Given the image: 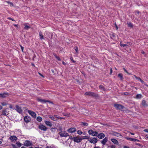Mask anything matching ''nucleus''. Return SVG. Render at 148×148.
Here are the masks:
<instances>
[{
  "label": "nucleus",
  "mask_w": 148,
  "mask_h": 148,
  "mask_svg": "<svg viewBox=\"0 0 148 148\" xmlns=\"http://www.w3.org/2000/svg\"><path fill=\"white\" fill-rule=\"evenodd\" d=\"M69 139H70L71 140H73L74 139V137H73L72 136H70L69 138Z\"/></svg>",
  "instance_id": "3c124183"
},
{
  "label": "nucleus",
  "mask_w": 148,
  "mask_h": 148,
  "mask_svg": "<svg viewBox=\"0 0 148 148\" xmlns=\"http://www.w3.org/2000/svg\"><path fill=\"white\" fill-rule=\"evenodd\" d=\"M24 119L25 122L27 123L31 121L30 117L28 116H26L24 117Z\"/></svg>",
  "instance_id": "1a4fd4ad"
},
{
  "label": "nucleus",
  "mask_w": 148,
  "mask_h": 148,
  "mask_svg": "<svg viewBox=\"0 0 148 148\" xmlns=\"http://www.w3.org/2000/svg\"><path fill=\"white\" fill-rule=\"evenodd\" d=\"M16 144L17 146L18 147H21L22 145V144L21 143L18 142L16 143Z\"/></svg>",
  "instance_id": "473e14b6"
},
{
  "label": "nucleus",
  "mask_w": 148,
  "mask_h": 148,
  "mask_svg": "<svg viewBox=\"0 0 148 148\" xmlns=\"http://www.w3.org/2000/svg\"><path fill=\"white\" fill-rule=\"evenodd\" d=\"M77 133L79 135H81L82 134V132L80 130H78L77 132Z\"/></svg>",
  "instance_id": "c9c22d12"
},
{
  "label": "nucleus",
  "mask_w": 148,
  "mask_h": 148,
  "mask_svg": "<svg viewBox=\"0 0 148 148\" xmlns=\"http://www.w3.org/2000/svg\"><path fill=\"white\" fill-rule=\"evenodd\" d=\"M59 61H60L61 60V59H60V58L58 57V56H56V57H55Z\"/></svg>",
  "instance_id": "a18cd8bd"
},
{
  "label": "nucleus",
  "mask_w": 148,
  "mask_h": 148,
  "mask_svg": "<svg viewBox=\"0 0 148 148\" xmlns=\"http://www.w3.org/2000/svg\"><path fill=\"white\" fill-rule=\"evenodd\" d=\"M114 106L117 110H121L123 111H125L126 112L129 110L127 109L126 110V108L120 104L115 103L114 105Z\"/></svg>",
  "instance_id": "f257e3e1"
},
{
  "label": "nucleus",
  "mask_w": 148,
  "mask_h": 148,
  "mask_svg": "<svg viewBox=\"0 0 148 148\" xmlns=\"http://www.w3.org/2000/svg\"><path fill=\"white\" fill-rule=\"evenodd\" d=\"M39 36L40 39H44V36L42 34L41 31H40L39 32Z\"/></svg>",
  "instance_id": "a878e982"
},
{
  "label": "nucleus",
  "mask_w": 148,
  "mask_h": 148,
  "mask_svg": "<svg viewBox=\"0 0 148 148\" xmlns=\"http://www.w3.org/2000/svg\"><path fill=\"white\" fill-rule=\"evenodd\" d=\"M37 100L38 101H40L42 103H46V100L45 99H40L39 98H38L37 99Z\"/></svg>",
  "instance_id": "a211bd4d"
},
{
  "label": "nucleus",
  "mask_w": 148,
  "mask_h": 148,
  "mask_svg": "<svg viewBox=\"0 0 148 148\" xmlns=\"http://www.w3.org/2000/svg\"><path fill=\"white\" fill-rule=\"evenodd\" d=\"M61 136H64L65 137L68 136H69V135L68 134V133H65L64 135H61Z\"/></svg>",
  "instance_id": "4c0bfd02"
},
{
  "label": "nucleus",
  "mask_w": 148,
  "mask_h": 148,
  "mask_svg": "<svg viewBox=\"0 0 148 148\" xmlns=\"http://www.w3.org/2000/svg\"><path fill=\"white\" fill-rule=\"evenodd\" d=\"M63 114L64 115V116H67L68 115H67V114H66V113H63Z\"/></svg>",
  "instance_id": "69168bd1"
},
{
  "label": "nucleus",
  "mask_w": 148,
  "mask_h": 148,
  "mask_svg": "<svg viewBox=\"0 0 148 148\" xmlns=\"http://www.w3.org/2000/svg\"><path fill=\"white\" fill-rule=\"evenodd\" d=\"M111 140L114 144L118 145L119 142L116 139L114 138H111Z\"/></svg>",
  "instance_id": "412c9836"
},
{
  "label": "nucleus",
  "mask_w": 148,
  "mask_h": 148,
  "mask_svg": "<svg viewBox=\"0 0 148 148\" xmlns=\"http://www.w3.org/2000/svg\"><path fill=\"white\" fill-rule=\"evenodd\" d=\"M127 23L128 27L131 28H132L133 27V25L130 22H127Z\"/></svg>",
  "instance_id": "393cba45"
},
{
  "label": "nucleus",
  "mask_w": 148,
  "mask_h": 148,
  "mask_svg": "<svg viewBox=\"0 0 148 148\" xmlns=\"http://www.w3.org/2000/svg\"><path fill=\"white\" fill-rule=\"evenodd\" d=\"M136 145H138L139 146H140L141 147H142L143 146L141 145H140V144L139 143H136Z\"/></svg>",
  "instance_id": "4d7b16f0"
},
{
  "label": "nucleus",
  "mask_w": 148,
  "mask_h": 148,
  "mask_svg": "<svg viewBox=\"0 0 148 148\" xmlns=\"http://www.w3.org/2000/svg\"><path fill=\"white\" fill-rule=\"evenodd\" d=\"M51 71L52 72V73H53L54 75L55 74V71H54V70L51 69Z\"/></svg>",
  "instance_id": "13d9d810"
},
{
  "label": "nucleus",
  "mask_w": 148,
  "mask_h": 148,
  "mask_svg": "<svg viewBox=\"0 0 148 148\" xmlns=\"http://www.w3.org/2000/svg\"><path fill=\"white\" fill-rule=\"evenodd\" d=\"M123 70L124 71L126 72L127 74H128L129 75H130L131 74V73H128L127 71V70L124 68H123Z\"/></svg>",
  "instance_id": "ea45409f"
},
{
  "label": "nucleus",
  "mask_w": 148,
  "mask_h": 148,
  "mask_svg": "<svg viewBox=\"0 0 148 148\" xmlns=\"http://www.w3.org/2000/svg\"><path fill=\"white\" fill-rule=\"evenodd\" d=\"M90 138L89 136H83L82 138H81V139H82V140L83 139H89Z\"/></svg>",
  "instance_id": "c756f323"
},
{
  "label": "nucleus",
  "mask_w": 148,
  "mask_h": 148,
  "mask_svg": "<svg viewBox=\"0 0 148 148\" xmlns=\"http://www.w3.org/2000/svg\"><path fill=\"white\" fill-rule=\"evenodd\" d=\"M76 130V129L74 127L70 128L67 130V131L71 133L74 132Z\"/></svg>",
  "instance_id": "ddd939ff"
},
{
  "label": "nucleus",
  "mask_w": 148,
  "mask_h": 148,
  "mask_svg": "<svg viewBox=\"0 0 148 148\" xmlns=\"http://www.w3.org/2000/svg\"><path fill=\"white\" fill-rule=\"evenodd\" d=\"M99 88L100 89H101V90H103V91H105L106 89L104 87V86L102 85H100L99 86Z\"/></svg>",
  "instance_id": "cd10ccee"
},
{
  "label": "nucleus",
  "mask_w": 148,
  "mask_h": 148,
  "mask_svg": "<svg viewBox=\"0 0 148 148\" xmlns=\"http://www.w3.org/2000/svg\"><path fill=\"white\" fill-rule=\"evenodd\" d=\"M38 128L41 130L45 131H46L48 129V128L44 125L41 124L39 125Z\"/></svg>",
  "instance_id": "39448f33"
},
{
  "label": "nucleus",
  "mask_w": 148,
  "mask_h": 148,
  "mask_svg": "<svg viewBox=\"0 0 148 148\" xmlns=\"http://www.w3.org/2000/svg\"><path fill=\"white\" fill-rule=\"evenodd\" d=\"M24 144L23 145L27 147L32 146L33 145L32 143L31 142L27 140H25L24 143Z\"/></svg>",
  "instance_id": "6e6552de"
},
{
  "label": "nucleus",
  "mask_w": 148,
  "mask_h": 148,
  "mask_svg": "<svg viewBox=\"0 0 148 148\" xmlns=\"http://www.w3.org/2000/svg\"><path fill=\"white\" fill-rule=\"evenodd\" d=\"M114 25H115V27H116V30H117L118 29V27L116 23H114Z\"/></svg>",
  "instance_id": "8fccbe9b"
},
{
  "label": "nucleus",
  "mask_w": 148,
  "mask_h": 148,
  "mask_svg": "<svg viewBox=\"0 0 148 148\" xmlns=\"http://www.w3.org/2000/svg\"><path fill=\"white\" fill-rule=\"evenodd\" d=\"M108 141V137H105L103 138L101 141V143L103 145H105L106 143Z\"/></svg>",
  "instance_id": "9b49d317"
},
{
  "label": "nucleus",
  "mask_w": 148,
  "mask_h": 148,
  "mask_svg": "<svg viewBox=\"0 0 148 148\" xmlns=\"http://www.w3.org/2000/svg\"><path fill=\"white\" fill-rule=\"evenodd\" d=\"M20 46L21 47V50L23 52V49H24V47H22L21 45H20Z\"/></svg>",
  "instance_id": "603ef678"
},
{
  "label": "nucleus",
  "mask_w": 148,
  "mask_h": 148,
  "mask_svg": "<svg viewBox=\"0 0 148 148\" xmlns=\"http://www.w3.org/2000/svg\"><path fill=\"white\" fill-rule=\"evenodd\" d=\"M88 133L89 135H92V136H97L98 134L97 132L94 131L92 130H88Z\"/></svg>",
  "instance_id": "7ed1b4c3"
},
{
  "label": "nucleus",
  "mask_w": 148,
  "mask_h": 148,
  "mask_svg": "<svg viewBox=\"0 0 148 148\" xmlns=\"http://www.w3.org/2000/svg\"><path fill=\"white\" fill-rule=\"evenodd\" d=\"M126 139L127 140H130L131 141H134V142H136V141H138L139 142L140 141L136 139L135 138H129V137H127L126 138Z\"/></svg>",
  "instance_id": "2eb2a0df"
},
{
  "label": "nucleus",
  "mask_w": 148,
  "mask_h": 148,
  "mask_svg": "<svg viewBox=\"0 0 148 148\" xmlns=\"http://www.w3.org/2000/svg\"><path fill=\"white\" fill-rule=\"evenodd\" d=\"M123 147L124 148H130L126 146H124Z\"/></svg>",
  "instance_id": "338daca9"
},
{
  "label": "nucleus",
  "mask_w": 148,
  "mask_h": 148,
  "mask_svg": "<svg viewBox=\"0 0 148 148\" xmlns=\"http://www.w3.org/2000/svg\"><path fill=\"white\" fill-rule=\"evenodd\" d=\"M62 63L64 65H65L66 64V63L63 61L62 62Z\"/></svg>",
  "instance_id": "774afa93"
},
{
  "label": "nucleus",
  "mask_w": 148,
  "mask_h": 148,
  "mask_svg": "<svg viewBox=\"0 0 148 148\" xmlns=\"http://www.w3.org/2000/svg\"><path fill=\"white\" fill-rule=\"evenodd\" d=\"M10 140L12 141H16L18 139L17 137H16V136H10Z\"/></svg>",
  "instance_id": "f3484780"
},
{
  "label": "nucleus",
  "mask_w": 148,
  "mask_h": 148,
  "mask_svg": "<svg viewBox=\"0 0 148 148\" xmlns=\"http://www.w3.org/2000/svg\"><path fill=\"white\" fill-rule=\"evenodd\" d=\"M140 81L143 84H144L145 83V82L143 81L141 79V80H140Z\"/></svg>",
  "instance_id": "052dcab7"
},
{
  "label": "nucleus",
  "mask_w": 148,
  "mask_h": 148,
  "mask_svg": "<svg viewBox=\"0 0 148 148\" xmlns=\"http://www.w3.org/2000/svg\"><path fill=\"white\" fill-rule=\"evenodd\" d=\"M112 69L111 68L110 69V74H111L112 73Z\"/></svg>",
  "instance_id": "0e129e2a"
},
{
  "label": "nucleus",
  "mask_w": 148,
  "mask_h": 148,
  "mask_svg": "<svg viewBox=\"0 0 148 148\" xmlns=\"http://www.w3.org/2000/svg\"><path fill=\"white\" fill-rule=\"evenodd\" d=\"M111 148H115V146L114 145H112L111 146Z\"/></svg>",
  "instance_id": "bf43d9fd"
},
{
  "label": "nucleus",
  "mask_w": 148,
  "mask_h": 148,
  "mask_svg": "<svg viewBox=\"0 0 148 148\" xmlns=\"http://www.w3.org/2000/svg\"><path fill=\"white\" fill-rule=\"evenodd\" d=\"M74 49L76 51V53H78V47L77 46H75L74 47Z\"/></svg>",
  "instance_id": "72a5a7b5"
},
{
  "label": "nucleus",
  "mask_w": 148,
  "mask_h": 148,
  "mask_svg": "<svg viewBox=\"0 0 148 148\" xmlns=\"http://www.w3.org/2000/svg\"><path fill=\"white\" fill-rule=\"evenodd\" d=\"M15 109L20 114L22 112V110L21 107L17 105L16 106V108Z\"/></svg>",
  "instance_id": "0eeeda50"
},
{
  "label": "nucleus",
  "mask_w": 148,
  "mask_h": 148,
  "mask_svg": "<svg viewBox=\"0 0 148 148\" xmlns=\"http://www.w3.org/2000/svg\"><path fill=\"white\" fill-rule=\"evenodd\" d=\"M118 76L120 78L121 80L123 79V75L121 73H119L118 74Z\"/></svg>",
  "instance_id": "b1692460"
},
{
  "label": "nucleus",
  "mask_w": 148,
  "mask_h": 148,
  "mask_svg": "<svg viewBox=\"0 0 148 148\" xmlns=\"http://www.w3.org/2000/svg\"><path fill=\"white\" fill-rule=\"evenodd\" d=\"M9 108H12L13 109H15L14 108H13L12 105L11 104H9Z\"/></svg>",
  "instance_id": "de8ad7c7"
},
{
  "label": "nucleus",
  "mask_w": 148,
  "mask_h": 148,
  "mask_svg": "<svg viewBox=\"0 0 148 148\" xmlns=\"http://www.w3.org/2000/svg\"><path fill=\"white\" fill-rule=\"evenodd\" d=\"M28 112L29 114L33 118H35L36 117V114L34 112L31 110H29Z\"/></svg>",
  "instance_id": "f8f14e48"
},
{
  "label": "nucleus",
  "mask_w": 148,
  "mask_h": 148,
  "mask_svg": "<svg viewBox=\"0 0 148 148\" xmlns=\"http://www.w3.org/2000/svg\"><path fill=\"white\" fill-rule=\"evenodd\" d=\"M82 123L83 124L84 126H87L88 125V124L87 123L82 122Z\"/></svg>",
  "instance_id": "f704fd0d"
},
{
  "label": "nucleus",
  "mask_w": 148,
  "mask_h": 148,
  "mask_svg": "<svg viewBox=\"0 0 148 148\" xmlns=\"http://www.w3.org/2000/svg\"><path fill=\"white\" fill-rule=\"evenodd\" d=\"M12 145L13 148H18L14 144H12Z\"/></svg>",
  "instance_id": "5fc2aeb1"
},
{
  "label": "nucleus",
  "mask_w": 148,
  "mask_h": 148,
  "mask_svg": "<svg viewBox=\"0 0 148 148\" xmlns=\"http://www.w3.org/2000/svg\"><path fill=\"white\" fill-rule=\"evenodd\" d=\"M112 134L113 135L119 137V136H121V135L118 132H113L112 133Z\"/></svg>",
  "instance_id": "dca6fc26"
},
{
  "label": "nucleus",
  "mask_w": 148,
  "mask_h": 148,
  "mask_svg": "<svg viewBox=\"0 0 148 148\" xmlns=\"http://www.w3.org/2000/svg\"><path fill=\"white\" fill-rule=\"evenodd\" d=\"M24 25L25 26L24 28L25 29L28 30V29H29L30 28V26L29 25H27V24L25 23Z\"/></svg>",
  "instance_id": "4be33fe9"
},
{
  "label": "nucleus",
  "mask_w": 148,
  "mask_h": 148,
  "mask_svg": "<svg viewBox=\"0 0 148 148\" xmlns=\"http://www.w3.org/2000/svg\"><path fill=\"white\" fill-rule=\"evenodd\" d=\"M129 94V93L128 92H125L124 93V95H127Z\"/></svg>",
  "instance_id": "680f3d73"
},
{
  "label": "nucleus",
  "mask_w": 148,
  "mask_h": 148,
  "mask_svg": "<svg viewBox=\"0 0 148 148\" xmlns=\"http://www.w3.org/2000/svg\"><path fill=\"white\" fill-rule=\"evenodd\" d=\"M56 128H51L50 130L52 132H54L55 131Z\"/></svg>",
  "instance_id": "58836bf2"
},
{
  "label": "nucleus",
  "mask_w": 148,
  "mask_h": 148,
  "mask_svg": "<svg viewBox=\"0 0 148 148\" xmlns=\"http://www.w3.org/2000/svg\"><path fill=\"white\" fill-rule=\"evenodd\" d=\"M7 108H5L2 110V113L1 115L6 116L9 114L8 112H7Z\"/></svg>",
  "instance_id": "9d476101"
},
{
  "label": "nucleus",
  "mask_w": 148,
  "mask_h": 148,
  "mask_svg": "<svg viewBox=\"0 0 148 148\" xmlns=\"http://www.w3.org/2000/svg\"><path fill=\"white\" fill-rule=\"evenodd\" d=\"M144 131L145 132L148 133V129H146L144 130Z\"/></svg>",
  "instance_id": "e2e57ef3"
},
{
  "label": "nucleus",
  "mask_w": 148,
  "mask_h": 148,
  "mask_svg": "<svg viewBox=\"0 0 148 148\" xmlns=\"http://www.w3.org/2000/svg\"><path fill=\"white\" fill-rule=\"evenodd\" d=\"M84 95L95 98H98L99 97V95L97 93L90 91L86 92L85 93Z\"/></svg>",
  "instance_id": "f03ea898"
},
{
  "label": "nucleus",
  "mask_w": 148,
  "mask_h": 148,
  "mask_svg": "<svg viewBox=\"0 0 148 148\" xmlns=\"http://www.w3.org/2000/svg\"><path fill=\"white\" fill-rule=\"evenodd\" d=\"M88 140L90 143L93 144L96 143L98 141L97 138H91Z\"/></svg>",
  "instance_id": "423d86ee"
},
{
  "label": "nucleus",
  "mask_w": 148,
  "mask_h": 148,
  "mask_svg": "<svg viewBox=\"0 0 148 148\" xmlns=\"http://www.w3.org/2000/svg\"><path fill=\"white\" fill-rule=\"evenodd\" d=\"M82 140V139L79 136L74 137L73 141L75 142L79 143Z\"/></svg>",
  "instance_id": "20e7f679"
},
{
  "label": "nucleus",
  "mask_w": 148,
  "mask_h": 148,
  "mask_svg": "<svg viewBox=\"0 0 148 148\" xmlns=\"http://www.w3.org/2000/svg\"><path fill=\"white\" fill-rule=\"evenodd\" d=\"M49 118H50L51 120L53 121H56L57 120V119L55 118L54 116H50L49 117Z\"/></svg>",
  "instance_id": "bb28decb"
},
{
  "label": "nucleus",
  "mask_w": 148,
  "mask_h": 148,
  "mask_svg": "<svg viewBox=\"0 0 148 148\" xmlns=\"http://www.w3.org/2000/svg\"><path fill=\"white\" fill-rule=\"evenodd\" d=\"M70 59L71 60V61L72 62H75V61H74L73 59V58L72 57H71L70 58Z\"/></svg>",
  "instance_id": "49530a36"
},
{
  "label": "nucleus",
  "mask_w": 148,
  "mask_h": 148,
  "mask_svg": "<svg viewBox=\"0 0 148 148\" xmlns=\"http://www.w3.org/2000/svg\"><path fill=\"white\" fill-rule=\"evenodd\" d=\"M59 134L60 136L63 137L62 136H61V135H64L65 133H62V132H59Z\"/></svg>",
  "instance_id": "37998d69"
},
{
  "label": "nucleus",
  "mask_w": 148,
  "mask_h": 148,
  "mask_svg": "<svg viewBox=\"0 0 148 148\" xmlns=\"http://www.w3.org/2000/svg\"><path fill=\"white\" fill-rule=\"evenodd\" d=\"M37 120L39 122H40L42 120V118L41 117L38 116L37 118Z\"/></svg>",
  "instance_id": "7c9ffc66"
},
{
  "label": "nucleus",
  "mask_w": 148,
  "mask_h": 148,
  "mask_svg": "<svg viewBox=\"0 0 148 148\" xmlns=\"http://www.w3.org/2000/svg\"><path fill=\"white\" fill-rule=\"evenodd\" d=\"M38 74H39V75L40 76H41V77H42L43 78H44V75H43L41 73H38Z\"/></svg>",
  "instance_id": "6e6d98bb"
},
{
  "label": "nucleus",
  "mask_w": 148,
  "mask_h": 148,
  "mask_svg": "<svg viewBox=\"0 0 148 148\" xmlns=\"http://www.w3.org/2000/svg\"><path fill=\"white\" fill-rule=\"evenodd\" d=\"M142 97V95L141 94H138L136 95L135 98L136 99H140Z\"/></svg>",
  "instance_id": "5701e85b"
},
{
  "label": "nucleus",
  "mask_w": 148,
  "mask_h": 148,
  "mask_svg": "<svg viewBox=\"0 0 148 148\" xmlns=\"http://www.w3.org/2000/svg\"><path fill=\"white\" fill-rule=\"evenodd\" d=\"M8 19H10V20H11L12 21H15V20H14V19H13V18H11V17H8Z\"/></svg>",
  "instance_id": "864d4df0"
},
{
  "label": "nucleus",
  "mask_w": 148,
  "mask_h": 148,
  "mask_svg": "<svg viewBox=\"0 0 148 148\" xmlns=\"http://www.w3.org/2000/svg\"><path fill=\"white\" fill-rule=\"evenodd\" d=\"M54 117H55V118L56 119H63V118H61V117H60L58 116H57V115H54Z\"/></svg>",
  "instance_id": "e433bc0d"
},
{
  "label": "nucleus",
  "mask_w": 148,
  "mask_h": 148,
  "mask_svg": "<svg viewBox=\"0 0 148 148\" xmlns=\"http://www.w3.org/2000/svg\"><path fill=\"white\" fill-rule=\"evenodd\" d=\"M58 130L60 131V132H62V127H59Z\"/></svg>",
  "instance_id": "a19ab883"
},
{
  "label": "nucleus",
  "mask_w": 148,
  "mask_h": 148,
  "mask_svg": "<svg viewBox=\"0 0 148 148\" xmlns=\"http://www.w3.org/2000/svg\"><path fill=\"white\" fill-rule=\"evenodd\" d=\"M120 46L122 47H124L125 46H127V44H124L120 42Z\"/></svg>",
  "instance_id": "2f4dec72"
},
{
  "label": "nucleus",
  "mask_w": 148,
  "mask_h": 148,
  "mask_svg": "<svg viewBox=\"0 0 148 148\" xmlns=\"http://www.w3.org/2000/svg\"><path fill=\"white\" fill-rule=\"evenodd\" d=\"M1 104L3 106H5L6 105V103L5 102H3L1 103Z\"/></svg>",
  "instance_id": "09e8293b"
},
{
  "label": "nucleus",
  "mask_w": 148,
  "mask_h": 148,
  "mask_svg": "<svg viewBox=\"0 0 148 148\" xmlns=\"http://www.w3.org/2000/svg\"><path fill=\"white\" fill-rule=\"evenodd\" d=\"M134 76L135 77V78L137 79L140 80L141 79L140 77H138L136 76L135 75H134Z\"/></svg>",
  "instance_id": "79ce46f5"
},
{
  "label": "nucleus",
  "mask_w": 148,
  "mask_h": 148,
  "mask_svg": "<svg viewBox=\"0 0 148 148\" xmlns=\"http://www.w3.org/2000/svg\"><path fill=\"white\" fill-rule=\"evenodd\" d=\"M48 102L50 103H51L52 104H53V103L52 101H51L49 100H46V102Z\"/></svg>",
  "instance_id": "c03bdc74"
},
{
  "label": "nucleus",
  "mask_w": 148,
  "mask_h": 148,
  "mask_svg": "<svg viewBox=\"0 0 148 148\" xmlns=\"http://www.w3.org/2000/svg\"><path fill=\"white\" fill-rule=\"evenodd\" d=\"M98 138L100 139H102L104 137L105 135L104 134L101 133L97 135Z\"/></svg>",
  "instance_id": "4468645a"
},
{
  "label": "nucleus",
  "mask_w": 148,
  "mask_h": 148,
  "mask_svg": "<svg viewBox=\"0 0 148 148\" xmlns=\"http://www.w3.org/2000/svg\"><path fill=\"white\" fill-rule=\"evenodd\" d=\"M45 123L46 125L50 127L52 126L51 123L49 121H45Z\"/></svg>",
  "instance_id": "aec40b11"
},
{
  "label": "nucleus",
  "mask_w": 148,
  "mask_h": 148,
  "mask_svg": "<svg viewBox=\"0 0 148 148\" xmlns=\"http://www.w3.org/2000/svg\"><path fill=\"white\" fill-rule=\"evenodd\" d=\"M142 104L143 106H147V105L146 104V102L145 100H143L142 101Z\"/></svg>",
  "instance_id": "c85d7f7f"
},
{
  "label": "nucleus",
  "mask_w": 148,
  "mask_h": 148,
  "mask_svg": "<svg viewBox=\"0 0 148 148\" xmlns=\"http://www.w3.org/2000/svg\"><path fill=\"white\" fill-rule=\"evenodd\" d=\"M6 95H8V94L7 93H0V96L1 97L3 98L6 97Z\"/></svg>",
  "instance_id": "6ab92c4d"
}]
</instances>
